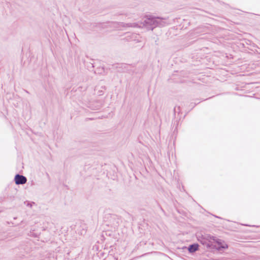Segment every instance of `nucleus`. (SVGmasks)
Instances as JSON below:
<instances>
[{
  "label": "nucleus",
  "instance_id": "2",
  "mask_svg": "<svg viewBox=\"0 0 260 260\" xmlns=\"http://www.w3.org/2000/svg\"><path fill=\"white\" fill-rule=\"evenodd\" d=\"M216 243L217 244L216 246L217 247V248L219 250L221 249H226L228 248V245L221 240H218L216 242Z\"/></svg>",
  "mask_w": 260,
  "mask_h": 260
},
{
  "label": "nucleus",
  "instance_id": "3",
  "mask_svg": "<svg viewBox=\"0 0 260 260\" xmlns=\"http://www.w3.org/2000/svg\"><path fill=\"white\" fill-rule=\"evenodd\" d=\"M198 244H193L189 246V247H188V250L190 252H193L198 249Z\"/></svg>",
  "mask_w": 260,
  "mask_h": 260
},
{
  "label": "nucleus",
  "instance_id": "1",
  "mask_svg": "<svg viewBox=\"0 0 260 260\" xmlns=\"http://www.w3.org/2000/svg\"><path fill=\"white\" fill-rule=\"evenodd\" d=\"M26 178L20 175H16L15 177V181L16 184H23L26 182Z\"/></svg>",
  "mask_w": 260,
  "mask_h": 260
}]
</instances>
